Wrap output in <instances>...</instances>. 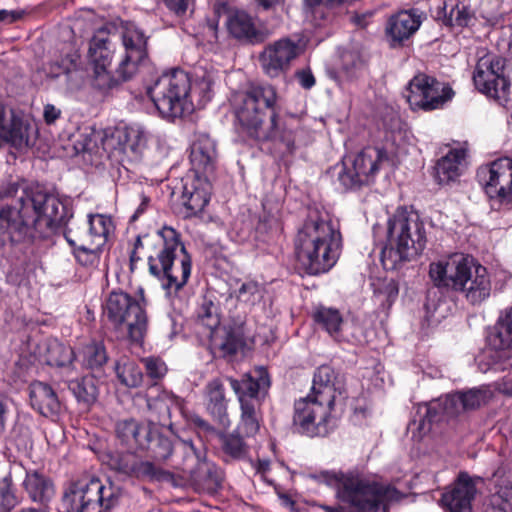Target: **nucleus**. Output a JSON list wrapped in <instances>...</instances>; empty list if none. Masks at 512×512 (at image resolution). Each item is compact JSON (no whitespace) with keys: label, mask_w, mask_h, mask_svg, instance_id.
Masks as SVG:
<instances>
[{"label":"nucleus","mask_w":512,"mask_h":512,"mask_svg":"<svg viewBox=\"0 0 512 512\" xmlns=\"http://www.w3.org/2000/svg\"><path fill=\"white\" fill-rule=\"evenodd\" d=\"M17 198L0 209V249L6 244H30L50 237L68 223L70 209L55 195L27 190L17 182L0 188V199Z\"/></svg>","instance_id":"f257e3e1"},{"label":"nucleus","mask_w":512,"mask_h":512,"mask_svg":"<svg viewBox=\"0 0 512 512\" xmlns=\"http://www.w3.org/2000/svg\"><path fill=\"white\" fill-rule=\"evenodd\" d=\"M156 238L161 244L156 256L148 253V249L154 246L152 237L145 235L136 238L130 253V270L133 272L137 262L147 256L149 272L161 281L166 296L172 297L186 285L190 277L191 258L174 229L164 228Z\"/></svg>","instance_id":"f03ea898"},{"label":"nucleus","mask_w":512,"mask_h":512,"mask_svg":"<svg viewBox=\"0 0 512 512\" xmlns=\"http://www.w3.org/2000/svg\"><path fill=\"white\" fill-rule=\"evenodd\" d=\"M341 234L327 213L311 210L295 238L301 267L311 275L327 272L340 254Z\"/></svg>","instance_id":"7ed1b4c3"},{"label":"nucleus","mask_w":512,"mask_h":512,"mask_svg":"<svg viewBox=\"0 0 512 512\" xmlns=\"http://www.w3.org/2000/svg\"><path fill=\"white\" fill-rule=\"evenodd\" d=\"M319 480L337 490V497L348 503L353 512H387V504L398 501L401 494L394 487L382 485L354 473L324 471ZM326 512H345L342 507L323 506Z\"/></svg>","instance_id":"20e7f679"},{"label":"nucleus","mask_w":512,"mask_h":512,"mask_svg":"<svg viewBox=\"0 0 512 512\" xmlns=\"http://www.w3.org/2000/svg\"><path fill=\"white\" fill-rule=\"evenodd\" d=\"M429 275L435 286L462 293L472 305L490 297V274L470 256L454 254L446 261L431 263Z\"/></svg>","instance_id":"39448f33"},{"label":"nucleus","mask_w":512,"mask_h":512,"mask_svg":"<svg viewBox=\"0 0 512 512\" xmlns=\"http://www.w3.org/2000/svg\"><path fill=\"white\" fill-rule=\"evenodd\" d=\"M237 101V119L251 137L259 141L279 139L291 148L292 142L278 122L277 92L273 86H252L239 94Z\"/></svg>","instance_id":"423d86ee"},{"label":"nucleus","mask_w":512,"mask_h":512,"mask_svg":"<svg viewBox=\"0 0 512 512\" xmlns=\"http://www.w3.org/2000/svg\"><path fill=\"white\" fill-rule=\"evenodd\" d=\"M425 224L415 212L398 210L388 221L387 244L381 253L386 270H395L416 259L425 249Z\"/></svg>","instance_id":"0eeeda50"},{"label":"nucleus","mask_w":512,"mask_h":512,"mask_svg":"<svg viewBox=\"0 0 512 512\" xmlns=\"http://www.w3.org/2000/svg\"><path fill=\"white\" fill-rule=\"evenodd\" d=\"M492 394L487 388H472L447 394L443 397L418 406L417 417L408 424V431L414 440L420 441L427 435L433 422L443 418H453L461 413L476 410L488 403Z\"/></svg>","instance_id":"6e6552de"},{"label":"nucleus","mask_w":512,"mask_h":512,"mask_svg":"<svg viewBox=\"0 0 512 512\" xmlns=\"http://www.w3.org/2000/svg\"><path fill=\"white\" fill-rule=\"evenodd\" d=\"M124 494L123 489L94 476L71 480L64 487L62 509L64 512H109Z\"/></svg>","instance_id":"1a4fd4ad"},{"label":"nucleus","mask_w":512,"mask_h":512,"mask_svg":"<svg viewBox=\"0 0 512 512\" xmlns=\"http://www.w3.org/2000/svg\"><path fill=\"white\" fill-rule=\"evenodd\" d=\"M254 374H245L240 380L226 378L240 404L237 430L247 437L254 436L260 429L261 405L271 385L268 372L263 367L255 369Z\"/></svg>","instance_id":"9d476101"},{"label":"nucleus","mask_w":512,"mask_h":512,"mask_svg":"<svg viewBox=\"0 0 512 512\" xmlns=\"http://www.w3.org/2000/svg\"><path fill=\"white\" fill-rule=\"evenodd\" d=\"M191 82L188 74L181 69L164 73L147 89V94L159 114L168 120L183 117L194 111L190 99Z\"/></svg>","instance_id":"9b49d317"},{"label":"nucleus","mask_w":512,"mask_h":512,"mask_svg":"<svg viewBox=\"0 0 512 512\" xmlns=\"http://www.w3.org/2000/svg\"><path fill=\"white\" fill-rule=\"evenodd\" d=\"M104 314L111 325L133 342H141L148 319L142 304L123 291H112L105 301Z\"/></svg>","instance_id":"f8f14e48"},{"label":"nucleus","mask_w":512,"mask_h":512,"mask_svg":"<svg viewBox=\"0 0 512 512\" xmlns=\"http://www.w3.org/2000/svg\"><path fill=\"white\" fill-rule=\"evenodd\" d=\"M38 127L33 117L21 110L11 109L9 115L0 102V145H8L22 152L33 147L38 138Z\"/></svg>","instance_id":"ddd939ff"},{"label":"nucleus","mask_w":512,"mask_h":512,"mask_svg":"<svg viewBox=\"0 0 512 512\" xmlns=\"http://www.w3.org/2000/svg\"><path fill=\"white\" fill-rule=\"evenodd\" d=\"M473 81L479 92L499 102L507 101L510 81L506 75V60L494 54L481 57L473 73Z\"/></svg>","instance_id":"4468645a"},{"label":"nucleus","mask_w":512,"mask_h":512,"mask_svg":"<svg viewBox=\"0 0 512 512\" xmlns=\"http://www.w3.org/2000/svg\"><path fill=\"white\" fill-rule=\"evenodd\" d=\"M333 407L308 395L294 404L293 428L309 437L325 436L334 425Z\"/></svg>","instance_id":"2eb2a0df"},{"label":"nucleus","mask_w":512,"mask_h":512,"mask_svg":"<svg viewBox=\"0 0 512 512\" xmlns=\"http://www.w3.org/2000/svg\"><path fill=\"white\" fill-rule=\"evenodd\" d=\"M385 158L384 150L365 148L354 157L344 158L338 171V180L344 189H355L369 184Z\"/></svg>","instance_id":"dca6fc26"},{"label":"nucleus","mask_w":512,"mask_h":512,"mask_svg":"<svg viewBox=\"0 0 512 512\" xmlns=\"http://www.w3.org/2000/svg\"><path fill=\"white\" fill-rule=\"evenodd\" d=\"M453 96L452 89L423 73L415 75L409 82L405 95L411 109L431 111L439 108Z\"/></svg>","instance_id":"f3484780"},{"label":"nucleus","mask_w":512,"mask_h":512,"mask_svg":"<svg viewBox=\"0 0 512 512\" xmlns=\"http://www.w3.org/2000/svg\"><path fill=\"white\" fill-rule=\"evenodd\" d=\"M306 45V40L302 38L293 40L290 37H283L269 44L259 55L262 70L271 78L278 77L286 72L291 62L305 51Z\"/></svg>","instance_id":"a211bd4d"},{"label":"nucleus","mask_w":512,"mask_h":512,"mask_svg":"<svg viewBox=\"0 0 512 512\" xmlns=\"http://www.w3.org/2000/svg\"><path fill=\"white\" fill-rule=\"evenodd\" d=\"M477 177L491 201L512 202V160L502 158L481 167Z\"/></svg>","instance_id":"6ab92c4d"},{"label":"nucleus","mask_w":512,"mask_h":512,"mask_svg":"<svg viewBox=\"0 0 512 512\" xmlns=\"http://www.w3.org/2000/svg\"><path fill=\"white\" fill-rule=\"evenodd\" d=\"M481 477H472L461 472L450 490L443 493L441 501L449 512H472V501L477 494Z\"/></svg>","instance_id":"aec40b11"},{"label":"nucleus","mask_w":512,"mask_h":512,"mask_svg":"<svg viewBox=\"0 0 512 512\" xmlns=\"http://www.w3.org/2000/svg\"><path fill=\"white\" fill-rule=\"evenodd\" d=\"M345 392V378L342 374L328 365L320 366L314 373L310 396L334 406L338 396Z\"/></svg>","instance_id":"412c9836"},{"label":"nucleus","mask_w":512,"mask_h":512,"mask_svg":"<svg viewBox=\"0 0 512 512\" xmlns=\"http://www.w3.org/2000/svg\"><path fill=\"white\" fill-rule=\"evenodd\" d=\"M122 42L125 56L115 71L121 83L132 79L139 64L147 57V37L144 34H122Z\"/></svg>","instance_id":"4be33fe9"},{"label":"nucleus","mask_w":512,"mask_h":512,"mask_svg":"<svg viewBox=\"0 0 512 512\" xmlns=\"http://www.w3.org/2000/svg\"><path fill=\"white\" fill-rule=\"evenodd\" d=\"M487 341L497 361L506 360L512 356V306L501 311Z\"/></svg>","instance_id":"5701e85b"},{"label":"nucleus","mask_w":512,"mask_h":512,"mask_svg":"<svg viewBox=\"0 0 512 512\" xmlns=\"http://www.w3.org/2000/svg\"><path fill=\"white\" fill-rule=\"evenodd\" d=\"M221 18H223L228 32H259L256 18L245 10H226L223 4L215 5L213 16L207 20L208 29L217 31Z\"/></svg>","instance_id":"b1692460"},{"label":"nucleus","mask_w":512,"mask_h":512,"mask_svg":"<svg viewBox=\"0 0 512 512\" xmlns=\"http://www.w3.org/2000/svg\"><path fill=\"white\" fill-rule=\"evenodd\" d=\"M112 231L113 223L111 218L101 214H95L88 216L85 227H68L64 235L65 237L82 238L88 243L91 242V244H96V246L104 247Z\"/></svg>","instance_id":"393cba45"},{"label":"nucleus","mask_w":512,"mask_h":512,"mask_svg":"<svg viewBox=\"0 0 512 512\" xmlns=\"http://www.w3.org/2000/svg\"><path fill=\"white\" fill-rule=\"evenodd\" d=\"M210 188L207 177L195 176L186 180L181 195L186 217L196 216L204 210L210 199Z\"/></svg>","instance_id":"a878e982"},{"label":"nucleus","mask_w":512,"mask_h":512,"mask_svg":"<svg viewBox=\"0 0 512 512\" xmlns=\"http://www.w3.org/2000/svg\"><path fill=\"white\" fill-rule=\"evenodd\" d=\"M216 144L208 135H199L193 142L190 162L195 176L207 177L213 173L217 160Z\"/></svg>","instance_id":"bb28decb"},{"label":"nucleus","mask_w":512,"mask_h":512,"mask_svg":"<svg viewBox=\"0 0 512 512\" xmlns=\"http://www.w3.org/2000/svg\"><path fill=\"white\" fill-rule=\"evenodd\" d=\"M204 399L208 414L222 427H228L230 425L227 412L228 400L225 396L224 385L220 379H212L206 384Z\"/></svg>","instance_id":"cd10ccee"},{"label":"nucleus","mask_w":512,"mask_h":512,"mask_svg":"<svg viewBox=\"0 0 512 512\" xmlns=\"http://www.w3.org/2000/svg\"><path fill=\"white\" fill-rule=\"evenodd\" d=\"M115 432L121 443L129 449L146 447L152 436L150 423H141L132 418L118 421Z\"/></svg>","instance_id":"c85d7f7f"},{"label":"nucleus","mask_w":512,"mask_h":512,"mask_svg":"<svg viewBox=\"0 0 512 512\" xmlns=\"http://www.w3.org/2000/svg\"><path fill=\"white\" fill-rule=\"evenodd\" d=\"M29 398L32 408L45 417H55L61 411V402L49 384L40 381L31 383Z\"/></svg>","instance_id":"c756f323"},{"label":"nucleus","mask_w":512,"mask_h":512,"mask_svg":"<svg viewBox=\"0 0 512 512\" xmlns=\"http://www.w3.org/2000/svg\"><path fill=\"white\" fill-rule=\"evenodd\" d=\"M113 470L124 475H136L137 477H149L161 479L165 472L148 461L138 462L132 454H116L110 459Z\"/></svg>","instance_id":"7c9ffc66"},{"label":"nucleus","mask_w":512,"mask_h":512,"mask_svg":"<svg viewBox=\"0 0 512 512\" xmlns=\"http://www.w3.org/2000/svg\"><path fill=\"white\" fill-rule=\"evenodd\" d=\"M187 473L190 474L193 485L199 491L213 493L221 486L222 473L215 464L207 461V457L195 466L189 465Z\"/></svg>","instance_id":"2f4dec72"},{"label":"nucleus","mask_w":512,"mask_h":512,"mask_svg":"<svg viewBox=\"0 0 512 512\" xmlns=\"http://www.w3.org/2000/svg\"><path fill=\"white\" fill-rule=\"evenodd\" d=\"M314 321L336 341H350L348 325L344 323L340 312L334 308L319 307L314 312Z\"/></svg>","instance_id":"473e14b6"},{"label":"nucleus","mask_w":512,"mask_h":512,"mask_svg":"<svg viewBox=\"0 0 512 512\" xmlns=\"http://www.w3.org/2000/svg\"><path fill=\"white\" fill-rule=\"evenodd\" d=\"M23 486L32 501L43 505H46L55 494L52 481L37 471L26 473Z\"/></svg>","instance_id":"72a5a7b5"},{"label":"nucleus","mask_w":512,"mask_h":512,"mask_svg":"<svg viewBox=\"0 0 512 512\" xmlns=\"http://www.w3.org/2000/svg\"><path fill=\"white\" fill-rule=\"evenodd\" d=\"M465 158L463 149H452L438 160L435 167V178L439 184L454 182L461 174V164Z\"/></svg>","instance_id":"f704fd0d"},{"label":"nucleus","mask_w":512,"mask_h":512,"mask_svg":"<svg viewBox=\"0 0 512 512\" xmlns=\"http://www.w3.org/2000/svg\"><path fill=\"white\" fill-rule=\"evenodd\" d=\"M493 489L489 495V504L493 509L512 512V480L499 471L492 476Z\"/></svg>","instance_id":"c9c22d12"},{"label":"nucleus","mask_w":512,"mask_h":512,"mask_svg":"<svg viewBox=\"0 0 512 512\" xmlns=\"http://www.w3.org/2000/svg\"><path fill=\"white\" fill-rule=\"evenodd\" d=\"M175 455L182 458L183 470L189 465L195 466L206 458V448L200 438L195 440L176 437Z\"/></svg>","instance_id":"e433bc0d"},{"label":"nucleus","mask_w":512,"mask_h":512,"mask_svg":"<svg viewBox=\"0 0 512 512\" xmlns=\"http://www.w3.org/2000/svg\"><path fill=\"white\" fill-rule=\"evenodd\" d=\"M426 19V14L417 9L403 10L390 17L386 32H416Z\"/></svg>","instance_id":"4c0bfd02"},{"label":"nucleus","mask_w":512,"mask_h":512,"mask_svg":"<svg viewBox=\"0 0 512 512\" xmlns=\"http://www.w3.org/2000/svg\"><path fill=\"white\" fill-rule=\"evenodd\" d=\"M65 238L73 247L74 256L79 264L87 267H94L99 264L102 246H96V244H91V242L88 243L82 238Z\"/></svg>","instance_id":"58836bf2"},{"label":"nucleus","mask_w":512,"mask_h":512,"mask_svg":"<svg viewBox=\"0 0 512 512\" xmlns=\"http://www.w3.org/2000/svg\"><path fill=\"white\" fill-rule=\"evenodd\" d=\"M178 399L171 393L161 392L156 397H149L147 399V406L149 410L156 414V418L150 420V423L166 426L169 424L171 415V407L176 405Z\"/></svg>","instance_id":"ea45409f"},{"label":"nucleus","mask_w":512,"mask_h":512,"mask_svg":"<svg viewBox=\"0 0 512 512\" xmlns=\"http://www.w3.org/2000/svg\"><path fill=\"white\" fill-rule=\"evenodd\" d=\"M114 370L121 384L128 388H137L143 382L141 368L127 356H122L115 362Z\"/></svg>","instance_id":"a19ab883"},{"label":"nucleus","mask_w":512,"mask_h":512,"mask_svg":"<svg viewBox=\"0 0 512 512\" xmlns=\"http://www.w3.org/2000/svg\"><path fill=\"white\" fill-rule=\"evenodd\" d=\"M215 343L226 355H233L244 346L241 327H223L213 331Z\"/></svg>","instance_id":"79ce46f5"},{"label":"nucleus","mask_w":512,"mask_h":512,"mask_svg":"<svg viewBox=\"0 0 512 512\" xmlns=\"http://www.w3.org/2000/svg\"><path fill=\"white\" fill-rule=\"evenodd\" d=\"M68 388L78 403L88 408L95 403L98 396L96 381L92 376H84L68 381Z\"/></svg>","instance_id":"37998d69"},{"label":"nucleus","mask_w":512,"mask_h":512,"mask_svg":"<svg viewBox=\"0 0 512 512\" xmlns=\"http://www.w3.org/2000/svg\"><path fill=\"white\" fill-rule=\"evenodd\" d=\"M87 71L81 60V56L77 51L70 53V62L64 74L65 89L67 92H75L80 90L87 79Z\"/></svg>","instance_id":"c03bdc74"},{"label":"nucleus","mask_w":512,"mask_h":512,"mask_svg":"<svg viewBox=\"0 0 512 512\" xmlns=\"http://www.w3.org/2000/svg\"><path fill=\"white\" fill-rule=\"evenodd\" d=\"M340 71L347 79L357 78L365 69L366 60L358 47L344 48L340 52Z\"/></svg>","instance_id":"a18cd8bd"},{"label":"nucleus","mask_w":512,"mask_h":512,"mask_svg":"<svg viewBox=\"0 0 512 512\" xmlns=\"http://www.w3.org/2000/svg\"><path fill=\"white\" fill-rule=\"evenodd\" d=\"M114 47L107 37L94 34L89 42L88 56L93 66H110Z\"/></svg>","instance_id":"49530a36"},{"label":"nucleus","mask_w":512,"mask_h":512,"mask_svg":"<svg viewBox=\"0 0 512 512\" xmlns=\"http://www.w3.org/2000/svg\"><path fill=\"white\" fill-rule=\"evenodd\" d=\"M78 357L84 367L97 370L103 367L108 361V354L102 342H91L86 344L78 353Z\"/></svg>","instance_id":"de8ad7c7"},{"label":"nucleus","mask_w":512,"mask_h":512,"mask_svg":"<svg viewBox=\"0 0 512 512\" xmlns=\"http://www.w3.org/2000/svg\"><path fill=\"white\" fill-rule=\"evenodd\" d=\"M238 430L232 433L218 434L221 440V448L226 457L240 460L247 456L248 446Z\"/></svg>","instance_id":"09e8293b"},{"label":"nucleus","mask_w":512,"mask_h":512,"mask_svg":"<svg viewBox=\"0 0 512 512\" xmlns=\"http://www.w3.org/2000/svg\"><path fill=\"white\" fill-rule=\"evenodd\" d=\"M374 297L383 307L389 308L398 296V286L393 279H378L373 283Z\"/></svg>","instance_id":"8fccbe9b"},{"label":"nucleus","mask_w":512,"mask_h":512,"mask_svg":"<svg viewBox=\"0 0 512 512\" xmlns=\"http://www.w3.org/2000/svg\"><path fill=\"white\" fill-rule=\"evenodd\" d=\"M108 67L109 66L102 64V66L93 68L92 85L102 93H107L119 87L121 84L118 76L116 74L112 75L111 72L107 70Z\"/></svg>","instance_id":"3c124183"},{"label":"nucleus","mask_w":512,"mask_h":512,"mask_svg":"<svg viewBox=\"0 0 512 512\" xmlns=\"http://www.w3.org/2000/svg\"><path fill=\"white\" fill-rule=\"evenodd\" d=\"M264 296V289L255 281L243 282L235 290L237 300L247 306H254L259 303Z\"/></svg>","instance_id":"603ef678"},{"label":"nucleus","mask_w":512,"mask_h":512,"mask_svg":"<svg viewBox=\"0 0 512 512\" xmlns=\"http://www.w3.org/2000/svg\"><path fill=\"white\" fill-rule=\"evenodd\" d=\"M18 504V498L9 474L0 478V512H9Z\"/></svg>","instance_id":"864d4df0"},{"label":"nucleus","mask_w":512,"mask_h":512,"mask_svg":"<svg viewBox=\"0 0 512 512\" xmlns=\"http://www.w3.org/2000/svg\"><path fill=\"white\" fill-rule=\"evenodd\" d=\"M218 306L212 300L205 298L199 308L198 317L202 324L212 332L220 325Z\"/></svg>","instance_id":"5fc2aeb1"},{"label":"nucleus","mask_w":512,"mask_h":512,"mask_svg":"<svg viewBox=\"0 0 512 512\" xmlns=\"http://www.w3.org/2000/svg\"><path fill=\"white\" fill-rule=\"evenodd\" d=\"M446 10V4L445 2L442 3V6H439V11L436 15V18L438 20L442 19L443 23L447 27H460L464 28L468 25L469 16L466 13V11L457 9L456 11L454 8L450 11V16L448 17L445 13Z\"/></svg>","instance_id":"6e6d98bb"},{"label":"nucleus","mask_w":512,"mask_h":512,"mask_svg":"<svg viewBox=\"0 0 512 512\" xmlns=\"http://www.w3.org/2000/svg\"><path fill=\"white\" fill-rule=\"evenodd\" d=\"M382 126L389 135L387 138L396 142L402 135L404 123L395 111L389 110L382 117Z\"/></svg>","instance_id":"4d7b16f0"},{"label":"nucleus","mask_w":512,"mask_h":512,"mask_svg":"<svg viewBox=\"0 0 512 512\" xmlns=\"http://www.w3.org/2000/svg\"><path fill=\"white\" fill-rule=\"evenodd\" d=\"M141 362L146 370V375L151 381L156 384L167 373V366L165 362L158 357H145Z\"/></svg>","instance_id":"13d9d810"},{"label":"nucleus","mask_w":512,"mask_h":512,"mask_svg":"<svg viewBox=\"0 0 512 512\" xmlns=\"http://www.w3.org/2000/svg\"><path fill=\"white\" fill-rule=\"evenodd\" d=\"M145 140L143 135L137 130H130L126 133V141L123 144V151L131 154L133 160H138L141 156Z\"/></svg>","instance_id":"bf43d9fd"},{"label":"nucleus","mask_w":512,"mask_h":512,"mask_svg":"<svg viewBox=\"0 0 512 512\" xmlns=\"http://www.w3.org/2000/svg\"><path fill=\"white\" fill-rule=\"evenodd\" d=\"M54 352L59 353V356H51L50 361L58 366H65L72 363L75 354L70 347L63 346L57 342L54 343Z\"/></svg>","instance_id":"052dcab7"},{"label":"nucleus","mask_w":512,"mask_h":512,"mask_svg":"<svg viewBox=\"0 0 512 512\" xmlns=\"http://www.w3.org/2000/svg\"><path fill=\"white\" fill-rule=\"evenodd\" d=\"M176 438L169 439L164 436H159L156 445V455L163 460L168 459L171 455L175 454Z\"/></svg>","instance_id":"680f3d73"},{"label":"nucleus","mask_w":512,"mask_h":512,"mask_svg":"<svg viewBox=\"0 0 512 512\" xmlns=\"http://www.w3.org/2000/svg\"><path fill=\"white\" fill-rule=\"evenodd\" d=\"M68 62H70V53L66 54L60 60L51 62L47 68V77L50 79H58L64 76L66 68H68Z\"/></svg>","instance_id":"e2e57ef3"},{"label":"nucleus","mask_w":512,"mask_h":512,"mask_svg":"<svg viewBox=\"0 0 512 512\" xmlns=\"http://www.w3.org/2000/svg\"><path fill=\"white\" fill-rule=\"evenodd\" d=\"M135 32L136 28L132 22L116 19L109 24L97 29L96 32Z\"/></svg>","instance_id":"0e129e2a"},{"label":"nucleus","mask_w":512,"mask_h":512,"mask_svg":"<svg viewBox=\"0 0 512 512\" xmlns=\"http://www.w3.org/2000/svg\"><path fill=\"white\" fill-rule=\"evenodd\" d=\"M214 83V79L210 74H204L201 81L197 84L200 93L202 94V101L206 103L211 99V87Z\"/></svg>","instance_id":"69168bd1"},{"label":"nucleus","mask_w":512,"mask_h":512,"mask_svg":"<svg viewBox=\"0 0 512 512\" xmlns=\"http://www.w3.org/2000/svg\"><path fill=\"white\" fill-rule=\"evenodd\" d=\"M62 115L60 108L53 104H46L43 107V119L47 125L54 124Z\"/></svg>","instance_id":"338daca9"},{"label":"nucleus","mask_w":512,"mask_h":512,"mask_svg":"<svg viewBox=\"0 0 512 512\" xmlns=\"http://www.w3.org/2000/svg\"><path fill=\"white\" fill-rule=\"evenodd\" d=\"M412 34H385L384 41L392 49H397L409 41Z\"/></svg>","instance_id":"774afa93"}]
</instances>
